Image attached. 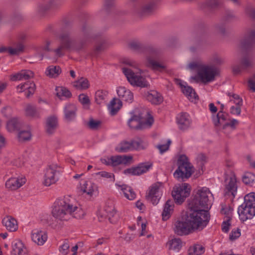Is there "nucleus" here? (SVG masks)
<instances>
[{"mask_svg":"<svg viewBox=\"0 0 255 255\" xmlns=\"http://www.w3.org/2000/svg\"><path fill=\"white\" fill-rule=\"evenodd\" d=\"M51 213L54 218L59 221H67L70 216L80 219L85 214L78 206L75 200L70 196L57 200L54 203Z\"/></svg>","mask_w":255,"mask_h":255,"instance_id":"obj_1","label":"nucleus"},{"mask_svg":"<svg viewBox=\"0 0 255 255\" xmlns=\"http://www.w3.org/2000/svg\"><path fill=\"white\" fill-rule=\"evenodd\" d=\"M182 91L187 98L192 102L195 101L198 97L195 91L190 86H184Z\"/></svg>","mask_w":255,"mask_h":255,"instance_id":"obj_41","label":"nucleus"},{"mask_svg":"<svg viewBox=\"0 0 255 255\" xmlns=\"http://www.w3.org/2000/svg\"><path fill=\"white\" fill-rule=\"evenodd\" d=\"M147 99L153 104H158L162 101V98L160 94L155 91L148 93L147 95Z\"/></svg>","mask_w":255,"mask_h":255,"instance_id":"obj_40","label":"nucleus"},{"mask_svg":"<svg viewBox=\"0 0 255 255\" xmlns=\"http://www.w3.org/2000/svg\"><path fill=\"white\" fill-rule=\"evenodd\" d=\"M10 255H26L27 250L21 241L15 240L12 243Z\"/></svg>","mask_w":255,"mask_h":255,"instance_id":"obj_22","label":"nucleus"},{"mask_svg":"<svg viewBox=\"0 0 255 255\" xmlns=\"http://www.w3.org/2000/svg\"><path fill=\"white\" fill-rule=\"evenodd\" d=\"M135 144L136 150H141L146 149L148 146V142L147 140L143 137H136Z\"/></svg>","mask_w":255,"mask_h":255,"instance_id":"obj_45","label":"nucleus"},{"mask_svg":"<svg viewBox=\"0 0 255 255\" xmlns=\"http://www.w3.org/2000/svg\"><path fill=\"white\" fill-rule=\"evenodd\" d=\"M178 168L174 173V177L178 180L187 179L192 173V168L187 157L181 155L177 160Z\"/></svg>","mask_w":255,"mask_h":255,"instance_id":"obj_9","label":"nucleus"},{"mask_svg":"<svg viewBox=\"0 0 255 255\" xmlns=\"http://www.w3.org/2000/svg\"><path fill=\"white\" fill-rule=\"evenodd\" d=\"M103 216H106L111 223H115L117 221V212L113 205L106 206L104 211L100 212L98 218L100 222L103 221Z\"/></svg>","mask_w":255,"mask_h":255,"instance_id":"obj_17","label":"nucleus"},{"mask_svg":"<svg viewBox=\"0 0 255 255\" xmlns=\"http://www.w3.org/2000/svg\"><path fill=\"white\" fill-rule=\"evenodd\" d=\"M153 122V117L148 112L137 110L129 119L128 125L131 128L139 129L150 128Z\"/></svg>","mask_w":255,"mask_h":255,"instance_id":"obj_6","label":"nucleus"},{"mask_svg":"<svg viewBox=\"0 0 255 255\" xmlns=\"http://www.w3.org/2000/svg\"><path fill=\"white\" fill-rule=\"evenodd\" d=\"M148 66L155 71H161L166 68V66L149 56L147 58Z\"/></svg>","mask_w":255,"mask_h":255,"instance_id":"obj_35","label":"nucleus"},{"mask_svg":"<svg viewBox=\"0 0 255 255\" xmlns=\"http://www.w3.org/2000/svg\"><path fill=\"white\" fill-rule=\"evenodd\" d=\"M35 88V85L33 82L28 81L18 85L16 89L19 93L24 92L26 97L28 98L34 94Z\"/></svg>","mask_w":255,"mask_h":255,"instance_id":"obj_20","label":"nucleus"},{"mask_svg":"<svg viewBox=\"0 0 255 255\" xmlns=\"http://www.w3.org/2000/svg\"><path fill=\"white\" fill-rule=\"evenodd\" d=\"M242 64L245 69L247 68L252 66L254 64V61L253 59L249 57H245L242 61Z\"/></svg>","mask_w":255,"mask_h":255,"instance_id":"obj_56","label":"nucleus"},{"mask_svg":"<svg viewBox=\"0 0 255 255\" xmlns=\"http://www.w3.org/2000/svg\"><path fill=\"white\" fill-rule=\"evenodd\" d=\"M171 143V141L170 139H168L166 143L165 144H159L156 146L157 148H158L160 152L161 153H163V152L166 151L168 150L169 146Z\"/></svg>","mask_w":255,"mask_h":255,"instance_id":"obj_53","label":"nucleus"},{"mask_svg":"<svg viewBox=\"0 0 255 255\" xmlns=\"http://www.w3.org/2000/svg\"><path fill=\"white\" fill-rule=\"evenodd\" d=\"M129 140H123L121 141L116 147V150L119 152H127L132 151Z\"/></svg>","mask_w":255,"mask_h":255,"instance_id":"obj_43","label":"nucleus"},{"mask_svg":"<svg viewBox=\"0 0 255 255\" xmlns=\"http://www.w3.org/2000/svg\"><path fill=\"white\" fill-rule=\"evenodd\" d=\"M61 69L58 66H49L45 71V75L50 78H56L61 73Z\"/></svg>","mask_w":255,"mask_h":255,"instance_id":"obj_38","label":"nucleus"},{"mask_svg":"<svg viewBox=\"0 0 255 255\" xmlns=\"http://www.w3.org/2000/svg\"><path fill=\"white\" fill-rule=\"evenodd\" d=\"M196 161L199 165L202 168L207 161V157L204 154L200 153L196 157Z\"/></svg>","mask_w":255,"mask_h":255,"instance_id":"obj_58","label":"nucleus"},{"mask_svg":"<svg viewBox=\"0 0 255 255\" xmlns=\"http://www.w3.org/2000/svg\"><path fill=\"white\" fill-rule=\"evenodd\" d=\"M177 122L180 129L182 130L187 129L191 124L189 115L186 113H181L177 117Z\"/></svg>","mask_w":255,"mask_h":255,"instance_id":"obj_25","label":"nucleus"},{"mask_svg":"<svg viewBox=\"0 0 255 255\" xmlns=\"http://www.w3.org/2000/svg\"><path fill=\"white\" fill-rule=\"evenodd\" d=\"M112 166H116L120 164H127L131 163L132 156L131 155H116L112 156Z\"/></svg>","mask_w":255,"mask_h":255,"instance_id":"obj_23","label":"nucleus"},{"mask_svg":"<svg viewBox=\"0 0 255 255\" xmlns=\"http://www.w3.org/2000/svg\"><path fill=\"white\" fill-rule=\"evenodd\" d=\"M32 240L38 245H43L47 239L46 233L38 229L33 230L31 232Z\"/></svg>","mask_w":255,"mask_h":255,"instance_id":"obj_21","label":"nucleus"},{"mask_svg":"<svg viewBox=\"0 0 255 255\" xmlns=\"http://www.w3.org/2000/svg\"><path fill=\"white\" fill-rule=\"evenodd\" d=\"M73 86L78 90L87 89L90 86L89 81L85 78L81 77L73 83Z\"/></svg>","mask_w":255,"mask_h":255,"instance_id":"obj_39","label":"nucleus"},{"mask_svg":"<svg viewBox=\"0 0 255 255\" xmlns=\"http://www.w3.org/2000/svg\"><path fill=\"white\" fill-rule=\"evenodd\" d=\"M22 123L16 117L9 119L6 122V128L9 132H13L19 130L21 127Z\"/></svg>","mask_w":255,"mask_h":255,"instance_id":"obj_28","label":"nucleus"},{"mask_svg":"<svg viewBox=\"0 0 255 255\" xmlns=\"http://www.w3.org/2000/svg\"><path fill=\"white\" fill-rule=\"evenodd\" d=\"M58 120L55 116L48 117L46 121L45 129L46 132L49 134L54 133L58 127Z\"/></svg>","mask_w":255,"mask_h":255,"instance_id":"obj_24","label":"nucleus"},{"mask_svg":"<svg viewBox=\"0 0 255 255\" xmlns=\"http://www.w3.org/2000/svg\"><path fill=\"white\" fill-rule=\"evenodd\" d=\"M188 67L191 70H196L198 77L204 83L214 81L219 73V70L216 67L204 64L200 61L190 62Z\"/></svg>","mask_w":255,"mask_h":255,"instance_id":"obj_5","label":"nucleus"},{"mask_svg":"<svg viewBox=\"0 0 255 255\" xmlns=\"http://www.w3.org/2000/svg\"><path fill=\"white\" fill-rule=\"evenodd\" d=\"M154 9L153 3H148L144 5L141 9V14H146L150 13Z\"/></svg>","mask_w":255,"mask_h":255,"instance_id":"obj_57","label":"nucleus"},{"mask_svg":"<svg viewBox=\"0 0 255 255\" xmlns=\"http://www.w3.org/2000/svg\"><path fill=\"white\" fill-rule=\"evenodd\" d=\"M119 97L122 100L128 103H131L133 100V96L132 93L124 87H120L117 90Z\"/></svg>","mask_w":255,"mask_h":255,"instance_id":"obj_26","label":"nucleus"},{"mask_svg":"<svg viewBox=\"0 0 255 255\" xmlns=\"http://www.w3.org/2000/svg\"><path fill=\"white\" fill-rule=\"evenodd\" d=\"M60 168L57 164L49 165L45 169L43 184L45 186H50L58 180V175Z\"/></svg>","mask_w":255,"mask_h":255,"instance_id":"obj_10","label":"nucleus"},{"mask_svg":"<svg viewBox=\"0 0 255 255\" xmlns=\"http://www.w3.org/2000/svg\"><path fill=\"white\" fill-rule=\"evenodd\" d=\"M97 175H100L101 177L107 178V179H110L111 181H114L115 180V176L113 173L108 172L106 171H101L97 173Z\"/></svg>","mask_w":255,"mask_h":255,"instance_id":"obj_60","label":"nucleus"},{"mask_svg":"<svg viewBox=\"0 0 255 255\" xmlns=\"http://www.w3.org/2000/svg\"><path fill=\"white\" fill-rule=\"evenodd\" d=\"M224 107L223 104L221 105V110L216 116L213 118L214 124L216 127H222L223 131L226 134H229L236 128V126L239 124V122L236 119L229 121L228 115L223 113Z\"/></svg>","mask_w":255,"mask_h":255,"instance_id":"obj_7","label":"nucleus"},{"mask_svg":"<svg viewBox=\"0 0 255 255\" xmlns=\"http://www.w3.org/2000/svg\"><path fill=\"white\" fill-rule=\"evenodd\" d=\"M191 187L188 183H184L175 185L172 192V195L176 203H182L189 195Z\"/></svg>","mask_w":255,"mask_h":255,"instance_id":"obj_12","label":"nucleus"},{"mask_svg":"<svg viewBox=\"0 0 255 255\" xmlns=\"http://www.w3.org/2000/svg\"><path fill=\"white\" fill-rule=\"evenodd\" d=\"M122 63L125 65L122 68V71L131 85L140 87L148 86V83L145 79L138 74L139 70L134 61L126 58L123 60Z\"/></svg>","mask_w":255,"mask_h":255,"instance_id":"obj_3","label":"nucleus"},{"mask_svg":"<svg viewBox=\"0 0 255 255\" xmlns=\"http://www.w3.org/2000/svg\"><path fill=\"white\" fill-rule=\"evenodd\" d=\"M107 46L106 41L104 39L96 44L95 48V52L99 53L104 50Z\"/></svg>","mask_w":255,"mask_h":255,"instance_id":"obj_54","label":"nucleus"},{"mask_svg":"<svg viewBox=\"0 0 255 255\" xmlns=\"http://www.w3.org/2000/svg\"><path fill=\"white\" fill-rule=\"evenodd\" d=\"M25 112L27 116L33 118L37 119L40 118V114L34 106L27 105L25 108Z\"/></svg>","mask_w":255,"mask_h":255,"instance_id":"obj_42","label":"nucleus"},{"mask_svg":"<svg viewBox=\"0 0 255 255\" xmlns=\"http://www.w3.org/2000/svg\"><path fill=\"white\" fill-rule=\"evenodd\" d=\"M1 113L4 117L8 118L12 115L13 110L10 106H6L1 109Z\"/></svg>","mask_w":255,"mask_h":255,"instance_id":"obj_55","label":"nucleus"},{"mask_svg":"<svg viewBox=\"0 0 255 255\" xmlns=\"http://www.w3.org/2000/svg\"><path fill=\"white\" fill-rule=\"evenodd\" d=\"M17 137L20 142L28 141L31 138V133L29 130H21L18 132Z\"/></svg>","mask_w":255,"mask_h":255,"instance_id":"obj_47","label":"nucleus"},{"mask_svg":"<svg viewBox=\"0 0 255 255\" xmlns=\"http://www.w3.org/2000/svg\"><path fill=\"white\" fill-rule=\"evenodd\" d=\"M238 212L240 220L244 222L255 216V206L242 204L239 207Z\"/></svg>","mask_w":255,"mask_h":255,"instance_id":"obj_15","label":"nucleus"},{"mask_svg":"<svg viewBox=\"0 0 255 255\" xmlns=\"http://www.w3.org/2000/svg\"><path fill=\"white\" fill-rule=\"evenodd\" d=\"M173 231L179 236L187 235L194 231L190 223L187 220V216L177 219L173 224Z\"/></svg>","mask_w":255,"mask_h":255,"instance_id":"obj_11","label":"nucleus"},{"mask_svg":"<svg viewBox=\"0 0 255 255\" xmlns=\"http://www.w3.org/2000/svg\"><path fill=\"white\" fill-rule=\"evenodd\" d=\"M122 106V103L119 99L114 98L110 102L109 110L112 115H116Z\"/></svg>","mask_w":255,"mask_h":255,"instance_id":"obj_36","label":"nucleus"},{"mask_svg":"<svg viewBox=\"0 0 255 255\" xmlns=\"http://www.w3.org/2000/svg\"><path fill=\"white\" fill-rule=\"evenodd\" d=\"M24 48L25 46L23 42L16 41L7 48V52L11 55H18L24 51Z\"/></svg>","mask_w":255,"mask_h":255,"instance_id":"obj_29","label":"nucleus"},{"mask_svg":"<svg viewBox=\"0 0 255 255\" xmlns=\"http://www.w3.org/2000/svg\"><path fill=\"white\" fill-rule=\"evenodd\" d=\"M248 87L250 90L255 92V74L253 75L249 80Z\"/></svg>","mask_w":255,"mask_h":255,"instance_id":"obj_64","label":"nucleus"},{"mask_svg":"<svg viewBox=\"0 0 255 255\" xmlns=\"http://www.w3.org/2000/svg\"><path fill=\"white\" fill-rule=\"evenodd\" d=\"M57 96L61 98L62 97L70 98L71 96V93L69 90L63 87H59L56 88Z\"/></svg>","mask_w":255,"mask_h":255,"instance_id":"obj_48","label":"nucleus"},{"mask_svg":"<svg viewBox=\"0 0 255 255\" xmlns=\"http://www.w3.org/2000/svg\"><path fill=\"white\" fill-rule=\"evenodd\" d=\"M82 31L84 33V37L80 42H76L75 39L70 36L68 33L61 34L60 36V45L57 48L54 50L55 55L58 57L62 56L64 55L65 49L80 50L82 49L91 36L90 31H87L85 26L82 28Z\"/></svg>","mask_w":255,"mask_h":255,"instance_id":"obj_2","label":"nucleus"},{"mask_svg":"<svg viewBox=\"0 0 255 255\" xmlns=\"http://www.w3.org/2000/svg\"><path fill=\"white\" fill-rule=\"evenodd\" d=\"M169 250L178 252L182 247V242L179 238H174L167 243Z\"/></svg>","mask_w":255,"mask_h":255,"instance_id":"obj_37","label":"nucleus"},{"mask_svg":"<svg viewBox=\"0 0 255 255\" xmlns=\"http://www.w3.org/2000/svg\"><path fill=\"white\" fill-rule=\"evenodd\" d=\"M213 199V195L209 188L204 187L198 190L191 205L207 210L212 204Z\"/></svg>","mask_w":255,"mask_h":255,"instance_id":"obj_8","label":"nucleus"},{"mask_svg":"<svg viewBox=\"0 0 255 255\" xmlns=\"http://www.w3.org/2000/svg\"><path fill=\"white\" fill-rule=\"evenodd\" d=\"M174 204L172 201L168 200L164 205L162 213V220L167 221L171 216L173 210Z\"/></svg>","mask_w":255,"mask_h":255,"instance_id":"obj_32","label":"nucleus"},{"mask_svg":"<svg viewBox=\"0 0 255 255\" xmlns=\"http://www.w3.org/2000/svg\"><path fill=\"white\" fill-rule=\"evenodd\" d=\"M116 186L122 191L127 199L131 200L135 198V193L130 187L125 184L120 185L117 184Z\"/></svg>","mask_w":255,"mask_h":255,"instance_id":"obj_34","label":"nucleus"},{"mask_svg":"<svg viewBox=\"0 0 255 255\" xmlns=\"http://www.w3.org/2000/svg\"><path fill=\"white\" fill-rule=\"evenodd\" d=\"M243 204L255 206V193L251 192L246 195Z\"/></svg>","mask_w":255,"mask_h":255,"instance_id":"obj_50","label":"nucleus"},{"mask_svg":"<svg viewBox=\"0 0 255 255\" xmlns=\"http://www.w3.org/2000/svg\"><path fill=\"white\" fill-rule=\"evenodd\" d=\"M87 125L90 129L97 130L100 127L101 122L99 120H95L93 118H91Z\"/></svg>","mask_w":255,"mask_h":255,"instance_id":"obj_51","label":"nucleus"},{"mask_svg":"<svg viewBox=\"0 0 255 255\" xmlns=\"http://www.w3.org/2000/svg\"><path fill=\"white\" fill-rule=\"evenodd\" d=\"M242 180L245 184L252 185L255 181V175L251 172H247L243 176Z\"/></svg>","mask_w":255,"mask_h":255,"instance_id":"obj_46","label":"nucleus"},{"mask_svg":"<svg viewBox=\"0 0 255 255\" xmlns=\"http://www.w3.org/2000/svg\"><path fill=\"white\" fill-rule=\"evenodd\" d=\"M255 42V29L249 31L245 38L242 40V47L247 48L254 44Z\"/></svg>","mask_w":255,"mask_h":255,"instance_id":"obj_33","label":"nucleus"},{"mask_svg":"<svg viewBox=\"0 0 255 255\" xmlns=\"http://www.w3.org/2000/svg\"><path fill=\"white\" fill-rule=\"evenodd\" d=\"M2 223L10 232H14L18 228L17 221L10 216L4 217L2 221Z\"/></svg>","mask_w":255,"mask_h":255,"instance_id":"obj_31","label":"nucleus"},{"mask_svg":"<svg viewBox=\"0 0 255 255\" xmlns=\"http://www.w3.org/2000/svg\"><path fill=\"white\" fill-rule=\"evenodd\" d=\"M230 97V102L234 103L236 106H241L242 105V99L237 94L229 93Z\"/></svg>","mask_w":255,"mask_h":255,"instance_id":"obj_52","label":"nucleus"},{"mask_svg":"<svg viewBox=\"0 0 255 255\" xmlns=\"http://www.w3.org/2000/svg\"><path fill=\"white\" fill-rule=\"evenodd\" d=\"M190 211L186 214L187 220L190 223L194 231L203 230L210 220L208 210L190 205Z\"/></svg>","mask_w":255,"mask_h":255,"instance_id":"obj_4","label":"nucleus"},{"mask_svg":"<svg viewBox=\"0 0 255 255\" xmlns=\"http://www.w3.org/2000/svg\"><path fill=\"white\" fill-rule=\"evenodd\" d=\"M164 186L161 182H156L149 188L146 196V199L153 205H157L162 196Z\"/></svg>","mask_w":255,"mask_h":255,"instance_id":"obj_13","label":"nucleus"},{"mask_svg":"<svg viewBox=\"0 0 255 255\" xmlns=\"http://www.w3.org/2000/svg\"><path fill=\"white\" fill-rule=\"evenodd\" d=\"M151 166L152 164L150 163H141L136 167L125 170L124 173L127 175H140L146 172Z\"/></svg>","mask_w":255,"mask_h":255,"instance_id":"obj_18","label":"nucleus"},{"mask_svg":"<svg viewBox=\"0 0 255 255\" xmlns=\"http://www.w3.org/2000/svg\"><path fill=\"white\" fill-rule=\"evenodd\" d=\"M80 184V190L88 195L91 196L97 191L96 185L91 181L82 180Z\"/></svg>","mask_w":255,"mask_h":255,"instance_id":"obj_19","label":"nucleus"},{"mask_svg":"<svg viewBox=\"0 0 255 255\" xmlns=\"http://www.w3.org/2000/svg\"><path fill=\"white\" fill-rule=\"evenodd\" d=\"M108 93L102 90L97 91L95 93V100L98 104H100L105 99Z\"/></svg>","mask_w":255,"mask_h":255,"instance_id":"obj_49","label":"nucleus"},{"mask_svg":"<svg viewBox=\"0 0 255 255\" xmlns=\"http://www.w3.org/2000/svg\"><path fill=\"white\" fill-rule=\"evenodd\" d=\"M79 102L83 105H88L90 103V100L88 96L84 94H81L79 96Z\"/></svg>","mask_w":255,"mask_h":255,"instance_id":"obj_62","label":"nucleus"},{"mask_svg":"<svg viewBox=\"0 0 255 255\" xmlns=\"http://www.w3.org/2000/svg\"><path fill=\"white\" fill-rule=\"evenodd\" d=\"M237 189L236 176L233 172H231L230 175L227 176L225 179V195L234 198L237 193Z\"/></svg>","mask_w":255,"mask_h":255,"instance_id":"obj_14","label":"nucleus"},{"mask_svg":"<svg viewBox=\"0 0 255 255\" xmlns=\"http://www.w3.org/2000/svg\"><path fill=\"white\" fill-rule=\"evenodd\" d=\"M77 108L75 105L69 104L65 106L64 114L66 120L68 121L73 120L76 115Z\"/></svg>","mask_w":255,"mask_h":255,"instance_id":"obj_30","label":"nucleus"},{"mask_svg":"<svg viewBox=\"0 0 255 255\" xmlns=\"http://www.w3.org/2000/svg\"><path fill=\"white\" fill-rule=\"evenodd\" d=\"M26 181V178L23 176L13 177L6 181L5 186L9 190H15L24 185Z\"/></svg>","mask_w":255,"mask_h":255,"instance_id":"obj_16","label":"nucleus"},{"mask_svg":"<svg viewBox=\"0 0 255 255\" xmlns=\"http://www.w3.org/2000/svg\"><path fill=\"white\" fill-rule=\"evenodd\" d=\"M241 236L240 230L239 229H235L232 231L230 234V239L231 240H235Z\"/></svg>","mask_w":255,"mask_h":255,"instance_id":"obj_63","label":"nucleus"},{"mask_svg":"<svg viewBox=\"0 0 255 255\" xmlns=\"http://www.w3.org/2000/svg\"><path fill=\"white\" fill-rule=\"evenodd\" d=\"M34 73L28 70H23L18 73L11 76L10 79L12 81L27 80L34 77Z\"/></svg>","mask_w":255,"mask_h":255,"instance_id":"obj_27","label":"nucleus"},{"mask_svg":"<svg viewBox=\"0 0 255 255\" xmlns=\"http://www.w3.org/2000/svg\"><path fill=\"white\" fill-rule=\"evenodd\" d=\"M69 245L67 242H64V243L60 246L59 252L63 255H66L68 254L69 251Z\"/></svg>","mask_w":255,"mask_h":255,"instance_id":"obj_59","label":"nucleus"},{"mask_svg":"<svg viewBox=\"0 0 255 255\" xmlns=\"http://www.w3.org/2000/svg\"><path fill=\"white\" fill-rule=\"evenodd\" d=\"M204 252L202 245L196 244L190 247L188 250L189 255H201Z\"/></svg>","mask_w":255,"mask_h":255,"instance_id":"obj_44","label":"nucleus"},{"mask_svg":"<svg viewBox=\"0 0 255 255\" xmlns=\"http://www.w3.org/2000/svg\"><path fill=\"white\" fill-rule=\"evenodd\" d=\"M211 62L215 64H221L224 62V60L218 55L215 54L211 58Z\"/></svg>","mask_w":255,"mask_h":255,"instance_id":"obj_61","label":"nucleus"}]
</instances>
